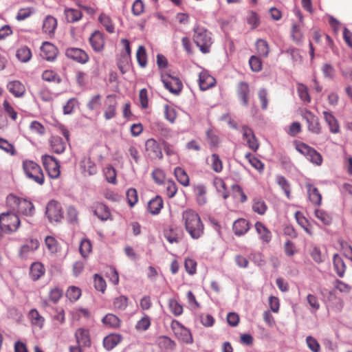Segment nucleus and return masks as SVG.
<instances>
[{
    "mask_svg": "<svg viewBox=\"0 0 352 352\" xmlns=\"http://www.w3.org/2000/svg\"><path fill=\"white\" fill-rule=\"evenodd\" d=\"M257 52L259 56L266 58L269 54V46L266 41L258 39L256 43Z\"/></svg>",
    "mask_w": 352,
    "mask_h": 352,
    "instance_id": "nucleus-46",
    "label": "nucleus"
},
{
    "mask_svg": "<svg viewBox=\"0 0 352 352\" xmlns=\"http://www.w3.org/2000/svg\"><path fill=\"white\" fill-rule=\"evenodd\" d=\"M46 215L50 221H60L63 218V212L60 204L56 201H50L46 207Z\"/></svg>",
    "mask_w": 352,
    "mask_h": 352,
    "instance_id": "nucleus-10",
    "label": "nucleus"
},
{
    "mask_svg": "<svg viewBox=\"0 0 352 352\" xmlns=\"http://www.w3.org/2000/svg\"><path fill=\"white\" fill-rule=\"evenodd\" d=\"M43 80L58 84L61 82L60 77L53 70L47 69L42 74Z\"/></svg>",
    "mask_w": 352,
    "mask_h": 352,
    "instance_id": "nucleus-40",
    "label": "nucleus"
},
{
    "mask_svg": "<svg viewBox=\"0 0 352 352\" xmlns=\"http://www.w3.org/2000/svg\"><path fill=\"white\" fill-rule=\"evenodd\" d=\"M56 26V19L54 16L49 15L43 21V30L44 32L48 34H51L54 33Z\"/></svg>",
    "mask_w": 352,
    "mask_h": 352,
    "instance_id": "nucleus-32",
    "label": "nucleus"
},
{
    "mask_svg": "<svg viewBox=\"0 0 352 352\" xmlns=\"http://www.w3.org/2000/svg\"><path fill=\"white\" fill-rule=\"evenodd\" d=\"M104 116L106 120H111L116 117L117 101L114 95H108L104 102Z\"/></svg>",
    "mask_w": 352,
    "mask_h": 352,
    "instance_id": "nucleus-11",
    "label": "nucleus"
},
{
    "mask_svg": "<svg viewBox=\"0 0 352 352\" xmlns=\"http://www.w3.org/2000/svg\"><path fill=\"white\" fill-rule=\"evenodd\" d=\"M193 31V41L195 43L202 53H208L212 44L211 33L205 28L200 26L195 27Z\"/></svg>",
    "mask_w": 352,
    "mask_h": 352,
    "instance_id": "nucleus-2",
    "label": "nucleus"
},
{
    "mask_svg": "<svg viewBox=\"0 0 352 352\" xmlns=\"http://www.w3.org/2000/svg\"><path fill=\"white\" fill-rule=\"evenodd\" d=\"M94 212V214L102 221H107L111 216L110 210L108 207L102 203H98L95 206Z\"/></svg>",
    "mask_w": 352,
    "mask_h": 352,
    "instance_id": "nucleus-28",
    "label": "nucleus"
},
{
    "mask_svg": "<svg viewBox=\"0 0 352 352\" xmlns=\"http://www.w3.org/2000/svg\"><path fill=\"white\" fill-rule=\"evenodd\" d=\"M45 272V270L43 265L40 262H35L30 266V276L32 280L35 281L43 276Z\"/></svg>",
    "mask_w": 352,
    "mask_h": 352,
    "instance_id": "nucleus-27",
    "label": "nucleus"
},
{
    "mask_svg": "<svg viewBox=\"0 0 352 352\" xmlns=\"http://www.w3.org/2000/svg\"><path fill=\"white\" fill-rule=\"evenodd\" d=\"M315 215L317 219H318L322 223L325 225H329L331 222V216L322 210H315Z\"/></svg>",
    "mask_w": 352,
    "mask_h": 352,
    "instance_id": "nucleus-53",
    "label": "nucleus"
},
{
    "mask_svg": "<svg viewBox=\"0 0 352 352\" xmlns=\"http://www.w3.org/2000/svg\"><path fill=\"white\" fill-rule=\"evenodd\" d=\"M267 206L263 200H255L252 205V210L258 214H263L267 210Z\"/></svg>",
    "mask_w": 352,
    "mask_h": 352,
    "instance_id": "nucleus-59",
    "label": "nucleus"
},
{
    "mask_svg": "<svg viewBox=\"0 0 352 352\" xmlns=\"http://www.w3.org/2000/svg\"><path fill=\"white\" fill-rule=\"evenodd\" d=\"M122 340V338L118 334H111L105 337L103 340L104 347L110 351L118 345Z\"/></svg>",
    "mask_w": 352,
    "mask_h": 352,
    "instance_id": "nucleus-30",
    "label": "nucleus"
},
{
    "mask_svg": "<svg viewBox=\"0 0 352 352\" xmlns=\"http://www.w3.org/2000/svg\"><path fill=\"white\" fill-rule=\"evenodd\" d=\"M254 228L256 233L259 236L260 240H261L263 243H268L270 242L272 240V233L262 222H256Z\"/></svg>",
    "mask_w": 352,
    "mask_h": 352,
    "instance_id": "nucleus-20",
    "label": "nucleus"
},
{
    "mask_svg": "<svg viewBox=\"0 0 352 352\" xmlns=\"http://www.w3.org/2000/svg\"><path fill=\"white\" fill-rule=\"evenodd\" d=\"M175 176L178 181L184 186H188L190 184L189 177L186 172L181 167H176L174 170Z\"/></svg>",
    "mask_w": 352,
    "mask_h": 352,
    "instance_id": "nucleus-34",
    "label": "nucleus"
},
{
    "mask_svg": "<svg viewBox=\"0 0 352 352\" xmlns=\"http://www.w3.org/2000/svg\"><path fill=\"white\" fill-rule=\"evenodd\" d=\"M159 346L165 350H173L175 346V343L167 336H160L157 340Z\"/></svg>",
    "mask_w": 352,
    "mask_h": 352,
    "instance_id": "nucleus-43",
    "label": "nucleus"
},
{
    "mask_svg": "<svg viewBox=\"0 0 352 352\" xmlns=\"http://www.w3.org/2000/svg\"><path fill=\"white\" fill-rule=\"evenodd\" d=\"M146 150L151 158H162V153L160 144L154 139H148L146 142Z\"/></svg>",
    "mask_w": 352,
    "mask_h": 352,
    "instance_id": "nucleus-17",
    "label": "nucleus"
},
{
    "mask_svg": "<svg viewBox=\"0 0 352 352\" xmlns=\"http://www.w3.org/2000/svg\"><path fill=\"white\" fill-rule=\"evenodd\" d=\"M333 266L337 274L342 277L345 272L346 266L343 259L338 254L333 256Z\"/></svg>",
    "mask_w": 352,
    "mask_h": 352,
    "instance_id": "nucleus-37",
    "label": "nucleus"
},
{
    "mask_svg": "<svg viewBox=\"0 0 352 352\" xmlns=\"http://www.w3.org/2000/svg\"><path fill=\"white\" fill-rule=\"evenodd\" d=\"M296 149L302 155H304L307 160L314 164L320 166L322 163V155L314 148L309 146L303 142H296Z\"/></svg>",
    "mask_w": 352,
    "mask_h": 352,
    "instance_id": "nucleus-5",
    "label": "nucleus"
},
{
    "mask_svg": "<svg viewBox=\"0 0 352 352\" xmlns=\"http://www.w3.org/2000/svg\"><path fill=\"white\" fill-rule=\"evenodd\" d=\"M276 183L284 191L288 199L291 198V187L289 182L282 175H277L276 177Z\"/></svg>",
    "mask_w": 352,
    "mask_h": 352,
    "instance_id": "nucleus-39",
    "label": "nucleus"
},
{
    "mask_svg": "<svg viewBox=\"0 0 352 352\" xmlns=\"http://www.w3.org/2000/svg\"><path fill=\"white\" fill-rule=\"evenodd\" d=\"M81 295L80 289L74 286L69 287L67 291L66 296L72 301L78 300Z\"/></svg>",
    "mask_w": 352,
    "mask_h": 352,
    "instance_id": "nucleus-57",
    "label": "nucleus"
},
{
    "mask_svg": "<svg viewBox=\"0 0 352 352\" xmlns=\"http://www.w3.org/2000/svg\"><path fill=\"white\" fill-rule=\"evenodd\" d=\"M243 138L246 140L248 147L254 151L258 148V144L252 129L243 126L241 130Z\"/></svg>",
    "mask_w": 352,
    "mask_h": 352,
    "instance_id": "nucleus-15",
    "label": "nucleus"
},
{
    "mask_svg": "<svg viewBox=\"0 0 352 352\" xmlns=\"http://www.w3.org/2000/svg\"><path fill=\"white\" fill-rule=\"evenodd\" d=\"M65 55L69 58L80 63H85L89 60V56L87 53L80 48H68L65 52Z\"/></svg>",
    "mask_w": 352,
    "mask_h": 352,
    "instance_id": "nucleus-14",
    "label": "nucleus"
},
{
    "mask_svg": "<svg viewBox=\"0 0 352 352\" xmlns=\"http://www.w3.org/2000/svg\"><path fill=\"white\" fill-rule=\"evenodd\" d=\"M23 168L25 175L34 182L43 185L45 177L41 166L31 160H25L23 162Z\"/></svg>",
    "mask_w": 352,
    "mask_h": 352,
    "instance_id": "nucleus-3",
    "label": "nucleus"
},
{
    "mask_svg": "<svg viewBox=\"0 0 352 352\" xmlns=\"http://www.w3.org/2000/svg\"><path fill=\"white\" fill-rule=\"evenodd\" d=\"M58 54V50L55 45L50 42H44L41 47V56L47 61L55 60Z\"/></svg>",
    "mask_w": 352,
    "mask_h": 352,
    "instance_id": "nucleus-13",
    "label": "nucleus"
},
{
    "mask_svg": "<svg viewBox=\"0 0 352 352\" xmlns=\"http://www.w3.org/2000/svg\"><path fill=\"white\" fill-rule=\"evenodd\" d=\"M106 276L109 278V280L114 285H118L119 283L118 272L113 267H108L106 270Z\"/></svg>",
    "mask_w": 352,
    "mask_h": 352,
    "instance_id": "nucleus-51",
    "label": "nucleus"
},
{
    "mask_svg": "<svg viewBox=\"0 0 352 352\" xmlns=\"http://www.w3.org/2000/svg\"><path fill=\"white\" fill-rule=\"evenodd\" d=\"M8 200L10 203L14 204L18 213L25 216H32L33 214L34 207L30 201L14 195H10Z\"/></svg>",
    "mask_w": 352,
    "mask_h": 352,
    "instance_id": "nucleus-6",
    "label": "nucleus"
},
{
    "mask_svg": "<svg viewBox=\"0 0 352 352\" xmlns=\"http://www.w3.org/2000/svg\"><path fill=\"white\" fill-rule=\"evenodd\" d=\"M182 221L186 232L193 239H198L204 234V223L195 210L187 209L183 211Z\"/></svg>",
    "mask_w": 352,
    "mask_h": 352,
    "instance_id": "nucleus-1",
    "label": "nucleus"
},
{
    "mask_svg": "<svg viewBox=\"0 0 352 352\" xmlns=\"http://www.w3.org/2000/svg\"><path fill=\"white\" fill-rule=\"evenodd\" d=\"M164 237L170 243H177L181 240V234L173 228L164 232Z\"/></svg>",
    "mask_w": 352,
    "mask_h": 352,
    "instance_id": "nucleus-48",
    "label": "nucleus"
},
{
    "mask_svg": "<svg viewBox=\"0 0 352 352\" xmlns=\"http://www.w3.org/2000/svg\"><path fill=\"white\" fill-rule=\"evenodd\" d=\"M29 318L32 325L41 329L43 327L45 319L36 309H32L29 312Z\"/></svg>",
    "mask_w": 352,
    "mask_h": 352,
    "instance_id": "nucleus-33",
    "label": "nucleus"
},
{
    "mask_svg": "<svg viewBox=\"0 0 352 352\" xmlns=\"http://www.w3.org/2000/svg\"><path fill=\"white\" fill-rule=\"evenodd\" d=\"M215 79L208 72L202 71L199 76V85L201 90H207L215 85Z\"/></svg>",
    "mask_w": 352,
    "mask_h": 352,
    "instance_id": "nucleus-19",
    "label": "nucleus"
},
{
    "mask_svg": "<svg viewBox=\"0 0 352 352\" xmlns=\"http://www.w3.org/2000/svg\"><path fill=\"white\" fill-rule=\"evenodd\" d=\"M65 17L69 23H74L82 18V12L79 10L67 8L65 10Z\"/></svg>",
    "mask_w": 352,
    "mask_h": 352,
    "instance_id": "nucleus-38",
    "label": "nucleus"
},
{
    "mask_svg": "<svg viewBox=\"0 0 352 352\" xmlns=\"http://www.w3.org/2000/svg\"><path fill=\"white\" fill-rule=\"evenodd\" d=\"M16 56L21 62L27 63L32 58V52L27 46H23L17 50Z\"/></svg>",
    "mask_w": 352,
    "mask_h": 352,
    "instance_id": "nucleus-35",
    "label": "nucleus"
},
{
    "mask_svg": "<svg viewBox=\"0 0 352 352\" xmlns=\"http://www.w3.org/2000/svg\"><path fill=\"white\" fill-rule=\"evenodd\" d=\"M324 120L328 124L329 131L332 133H338L340 132V125L331 112L324 111H323Z\"/></svg>",
    "mask_w": 352,
    "mask_h": 352,
    "instance_id": "nucleus-25",
    "label": "nucleus"
},
{
    "mask_svg": "<svg viewBox=\"0 0 352 352\" xmlns=\"http://www.w3.org/2000/svg\"><path fill=\"white\" fill-rule=\"evenodd\" d=\"M297 91L300 98L306 102L311 101L310 96L308 93L307 87L303 84H298L297 86Z\"/></svg>",
    "mask_w": 352,
    "mask_h": 352,
    "instance_id": "nucleus-50",
    "label": "nucleus"
},
{
    "mask_svg": "<svg viewBox=\"0 0 352 352\" xmlns=\"http://www.w3.org/2000/svg\"><path fill=\"white\" fill-rule=\"evenodd\" d=\"M236 94L241 104L248 107L250 96V89L248 83L243 81L239 82L236 87Z\"/></svg>",
    "mask_w": 352,
    "mask_h": 352,
    "instance_id": "nucleus-12",
    "label": "nucleus"
},
{
    "mask_svg": "<svg viewBox=\"0 0 352 352\" xmlns=\"http://www.w3.org/2000/svg\"><path fill=\"white\" fill-rule=\"evenodd\" d=\"M101 98L100 94L92 96L87 104V108L91 111L98 109L102 104Z\"/></svg>",
    "mask_w": 352,
    "mask_h": 352,
    "instance_id": "nucleus-49",
    "label": "nucleus"
},
{
    "mask_svg": "<svg viewBox=\"0 0 352 352\" xmlns=\"http://www.w3.org/2000/svg\"><path fill=\"white\" fill-rule=\"evenodd\" d=\"M161 80L164 87L175 95L179 94L183 88L182 81L177 77L173 76L169 74L162 73Z\"/></svg>",
    "mask_w": 352,
    "mask_h": 352,
    "instance_id": "nucleus-7",
    "label": "nucleus"
},
{
    "mask_svg": "<svg viewBox=\"0 0 352 352\" xmlns=\"http://www.w3.org/2000/svg\"><path fill=\"white\" fill-rule=\"evenodd\" d=\"M94 287L97 290L100 291L102 293L106 289V282L103 278L98 274L94 275Z\"/></svg>",
    "mask_w": 352,
    "mask_h": 352,
    "instance_id": "nucleus-63",
    "label": "nucleus"
},
{
    "mask_svg": "<svg viewBox=\"0 0 352 352\" xmlns=\"http://www.w3.org/2000/svg\"><path fill=\"white\" fill-rule=\"evenodd\" d=\"M7 89L15 97L21 98L25 92V87L19 80H12L8 83Z\"/></svg>",
    "mask_w": 352,
    "mask_h": 352,
    "instance_id": "nucleus-22",
    "label": "nucleus"
},
{
    "mask_svg": "<svg viewBox=\"0 0 352 352\" xmlns=\"http://www.w3.org/2000/svg\"><path fill=\"white\" fill-rule=\"evenodd\" d=\"M3 107L5 112L10 117V118L15 121L17 118V112L14 109L12 106L7 100L3 101Z\"/></svg>",
    "mask_w": 352,
    "mask_h": 352,
    "instance_id": "nucleus-62",
    "label": "nucleus"
},
{
    "mask_svg": "<svg viewBox=\"0 0 352 352\" xmlns=\"http://www.w3.org/2000/svg\"><path fill=\"white\" fill-rule=\"evenodd\" d=\"M113 305L115 309L124 311L128 306V298L125 296H120L113 300Z\"/></svg>",
    "mask_w": 352,
    "mask_h": 352,
    "instance_id": "nucleus-47",
    "label": "nucleus"
},
{
    "mask_svg": "<svg viewBox=\"0 0 352 352\" xmlns=\"http://www.w3.org/2000/svg\"><path fill=\"white\" fill-rule=\"evenodd\" d=\"M305 188L307 191L309 200L315 206H320L322 202V195L318 189L309 182H307L305 184Z\"/></svg>",
    "mask_w": 352,
    "mask_h": 352,
    "instance_id": "nucleus-16",
    "label": "nucleus"
},
{
    "mask_svg": "<svg viewBox=\"0 0 352 352\" xmlns=\"http://www.w3.org/2000/svg\"><path fill=\"white\" fill-rule=\"evenodd\" d=\"M0 149L4 151L7 153L14 155L15 154V149L14 146L8 142V140L0 138Z\"/></svg>",
    "mask_w": 352,
    "mask_h": 352,
    "instance_id": "nucleus-61",
    "label": "nucleus"
},
{
    "mask_svg": "<svg viewBox=\"0 0 352 352\" xmlns=\"http://www.w3.org/2000/svg\"><path fill=\"white\" fill-rule=\"evenodd\" d=\"M232 230L238 236L244 235L250 230L249 222L245 219H239L234 222Z\"/></svg>",
    "mask_w": 352,
    "mask_h": 352,
    "instance_id": "nucleus-26",
    "label": "nucleus"
},
{
    "mask_svg": "<svg viewBox=\"0 0 352 352\" xmlns=\"http://www.w3.org/2000/svg\"><path fill=\"white\" fill-rule=\"evenodd\" d=\"M302 116L307 124L308 130L315 134H320L322 131L318 118L309 110H305Z\"/></svg>",
    "mask_w": 352,
    "mask_h": 352,
    "instance_id": "nucleus-9",
    "label": "nucleus"
},
{
    "mask_svg": "<svg viewBox=\"0 0 352 352\" xmlns=\"http://www.w3.org/2000/svg\"><path fill=\"white\" fill-rule=\"evenodd\" d=\"M168 305L171 312L176 316H180L183 312V307L175 299H170Z\"/></svg>",
    "mask_w": 352,
    "mask_h": 352,
    "instance_id": "nucleus-54",
    "label": "nucleus"
},
{
    "mask_svg": "<svg viewBox=\"0 0 352 352\" xmlns=\"http://www.w3.org/2000/svg\"><path fill=\"white\" fill-rule=\"evenodd\" d=\"M42 162L50 177L56 179L59 177L60 173V165L54 157L47 155H43Z\"/></svg>",
    "mask_w": 352,
    "mask_h": 352,
    "instance_id": "nucleus-8",
    "label": "nucleus"
},
{
    "mask_svg": "<svg viewBox=\"0 0 352 352\" xmlns=\"http://www.w3.org/2000/svg\"><path fill=\"white\" fill-rule=\"evenodd\" d=\"M89 43L95 52L102 51L104 45L102 33L99 31H95L89 38Z\"/></svg>",
    "mask_w": 352,
    "mask_h": 352,
    "instance_id": "nucleus-21",
    "label": "nucleus"
},
{
    "mask_svg": "<svg viewBox=\"0 0 352 352\" xmlns=\"http://www.w3.org/2000/svg\"><path fill=\"white\" fill-rule=\"evenodd\" d=\"M51 146L54 152L60 154L65 149V143L59 137H53L51 140Z\"/></svg>",
    "mask_w": 352,
    "mask_h": 352,
    "instance_id": "nucleus-41",
    "label": "nucleus"
},
{
    "mask_svg": "<svg viewBox=\"0 0 352 352\" xmlns=\"http://www.w3.org/2000/svg\"><path fill=\"white\" fill-rule=\"evenodd\" d=\"M75 337L79 346H89L91 345L89 331L88 329L79 328L75 333Z\"/></svg>",
    "mask_w": 352,
    "mask_h": 352,
    "instance_id": "nucleus-23",
    "label": "nucleus"
},
{
    "mask_svg": "<svg viewBox=\"0 0 352 352\" xmlns=\"http://www.w3.org/2000/svg\"><path fill=\"white\" fill-rule=\"evenodd\" d=\"M151 325L150 318L147 315H144L135 324V329L138 331H146Z\"/></svg>",
    "mask_w": 352,
    "mask_h": 352,
    "instance_id": "nucleus-52",
    "label": "nucleus"
},
{
    "mask_svg": "<svg viewBox=\"0 0 352 352\" xmlns=\"http://www.w3.org/2000/svg\"><path fill=\"white\" fill-rule=\"evenodd\" d=\"M98 20L100 23L105 28L106 30L109 33L114 32V25L112 23L111 19L108 15L102 13L99 17Z\"/></svg>",
    "mask_w": 352,
    "mask_h": 352,
    "instance_id": "nucleus-44",
    "label": "nucleus"
},
{
    "mask_svg": "<svg viewBox=\"0 0 352 352\" xmlns=\"http://www.w3.org/2000/svg\"><path fill=\"white\" fill-rule=\"evenodd\" d=\"M177 327H173L175 334L185 343H192V338L188 329L182 326L179 322L176 323Z\"/></svg>",
    "mask_w": 352,
    "mask_h": 352,
    "instance_id": "nucleus-24",
    "label": "nucleus"
},
{
    "mask_svg": "<svg viewBox=\"0 0 352 352\" xmlns=\"http://www.w3.org/2000/svg\"><path fill=\"white\" fill-rule=\"evenodd\" d=\"M39 242L37 239H30L22 245L19 250V256L22 258H26L31 253L38 249Z\"/></svg>",
    "mask_w": 352,
    "mask_h": 352,
    "instance_id": "nucleus-18",
    "label": "nucleus"
},
{
    "mask_svg": "<svg viewBox=\"0 0 352 352\" xmlns=\"http://www.w3.org/2000/svg\"><path fill=\"white\" fill-rule=\"evenodd\" d=\"M306 343L308 348L312 352H320V345L317 341L316 338L314 337L309 336L306 338Z\"/></svg>",
    "mask_w": 352,
    "mask_h": 352,
    "instance_id": "nucleus-56",
    "label": "nucleus"
},
{
    "mask_svg": "<svg viewBox=\"0 0 352 352\" xmlns=\"http://www.w3.org/2000/svg\"><path fill=\"white\" fill-rule=\"evenodd\" d=\"M194 192L196 195L197 201L199 205L206 203V187L203 184H198L194 187Z\"/></svg>",
    "mask_w": 352,
    "mask_h": 352,
    "instance_id": "nucleus-36",
    "label": "nucleus"
},
{
    "mask_svg": "<svg viewBox=\"0 0 352 352\" xmlns=\"http://www.w3.org/2000/svg\"><path fill=\"white\" fill-rule=\"evenodd\" d=\"M20 225L19 217L14 213H2L0 215V228L2 232L10 234L16 232Z\"/></svg>",
    "mask_w": 352,
    "mask_h": 352,
    "instance_id": "nucleus-4",
    "label": "nucleus"
},
{
    "mask_svg": "<svg viewBox=\"0 0 352 352\" xmlns=\"http://www.w3.org/2000/svg\"><path fill=\"white\" fill-rule=\"evenodd\" d=\"M126 199H127L129 205L131 207L134 206L138 201L137 190L133 188H129L126 191Z\"/></svg>",
    "mask_w": 352,
    "mask_h": 352,
    "instance_id": "nucleus-58",
    "label": "nucleus"
},
{
    "mask_svg": "<svg viewBox=\"0 0 352 352\" xmlns=\"http://www.w3.org/2000/svg\"><path fill=\"white\" fill-rule=\"evenodd\" d=\"M307 301L309 307V309L310 312L311 314H316L320 307L318 298L313 294H309L307 296Z\"/></svg>",
    "mask_w": 352,
    "mask_h": 352,
    "instance_id": "nucleus-45",
    "label": "nucleus"
},
{
    "mask_svg": "<svg viewBox=\"0 0 352 352\" xmlns=\"http://www.w3.org/2000/svg\"><path fill=\"white\" fill-rule=\"evenodd\" d=\"M137 60L139 65L142 67H144L146 65V53L145 48L143 46H139L136 53Z\"/></svg>",
    "mask_w": 352,
    "mask_h": 352,
    "instance_id": "nucleus-55",
    "label": "nucleus"
},
{
    "mask_svg": "<svg viewBox=\"0 0 352 352\" xmlns=\"http://www.w3.org/2000/svg\"><path fill=\"white\" fill-rule=\"evenodd\" d=\"M206 162L210 165L212 169L216 173H221L223 170V163L219 156L213 153L206 159Z\"/></svg>",
    "mask_w": 352,
    "mask_h": 352,
    "instance_id": "nucleus-31",
    "label": "nucleus"
},
{
    "mask_svg": "<svg viewBox=\"0 0 352 352\" xmlns=\"http://www.w3.org/2000/svg\"><path fill=\"white\" fill-rule=\"evenodd\" d=\"M79 250L80 254L85 258L91 251V244L89 240L83 239L81 241Z\"/></svg>",
    "mask_w": 352,
    "mask_h": 352,
    "instance_id": "nucleus-60",
    "label": "nucleus"
},
{
    "mask_svg": "<svg viewBox=\"0 0 352 352\" xmlns=\"http://www.w3.org/2000/svg\"><path fill=\"white\" fill-rule=\"evenodd\" d=\"M163 207V200L160 196L157 195L148 203V210L153 214H158Z\"/></svg>",
    "mask_w": 352,
    "mask_h": 352,
    "instance_id": "nucleus-29",
    "label": "nucleus"
},
{
    "mask_svg": "<svg viewBox=\"0 0 352 352\" xmlns=\"http://www.w3.org/2000/svg\"><path fill=\"white\" fill-rule=\"evenodd\" d=\"M102 322L110 327L117 328L120 325V320L118 316L112 314H107L102 318Z\"/></svg>",
    "mask_w": 352,
    "mask_h": 352,
    "instance_id": "nucleus-42",
    "label": "nucleus"
},
{
    "mask_svg": "<svg viewBox=\"0 0 352 352\" xmlns=\"http://www.w3.org/2000/svg\"><path fill=\"white\" fill-rule=\"evenodd\" d=\"M104 175L108 182L113 184L116 183V173L113 167H107L104 170Z\"/></svg>",
    "mask_w": 352,
    "mask_h": 352,
    "instance_id": "nucleus-64",
    "label": "nucleus"
}]
</instances>
